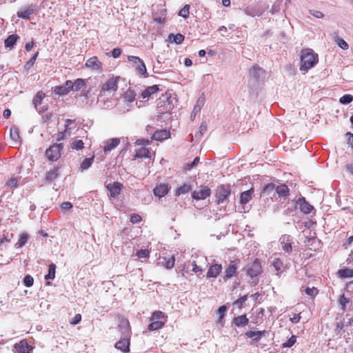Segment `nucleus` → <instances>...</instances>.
Wrapping results in <instances>:
<instances>
[{
    "label": "nucleus",
    "mask_w": 353,
    "mask_h": 353,
    "mask_svg": "<svg viewBox=\"0 0 353 353\" xmlns=\"http://www.w3.org/2000/svg\"><path fill=\"white\" fill-rule=\"evenodd\" d=\"M119 77L110 78L101 87V92L116 91L118 88Z\"/></svg>",
    "instance_id": "6"
},
{
    "label": "nucleus",
    "mask_w": 353,
    "mask_h": 353,
    "mask_svg": "<svg viewBox=\"0 0 353 353\" xmlns=\"http://www.w3.org/2000/svg\"><path fill=\"white\" fill-rule=\"evenodd\" d=\"M136 93L134 90L128 89L123 96V103H119L117 105V110L121 114L128 112L132 109V103L135 100Z\"/></svg>",
    "instance_id": "2"
},
{
    "label": "nucleus",
    "mask_w": 353,
    "mask_h": 353,
    "mask_svg": "<svg viewBox=\"0 0 353 353\" xmlns=\"http://www.w3.org/2000/svg\"><path fill=\"white\" fill-rule=\"evenodd\" d=\"M59 176V168L54 167L50 170L46 176V181L47 182H51L54 181Z\"/></svg>",
    "instance_id": "28"
},
{
    "label": "nucleus",
    "mask_w": 353,
    "mask_h": 353,
    "mask_svg": "<svg viewBox=\"0 0 353 353\" xmlns=\"http://www.w3.org/2000/svg\"><path fill=\"white\" fill-rule=\"evenodd\" d=\"M246 300H247V296L245 295V296H241V298L238 299L234 302V304L239 305V307H241L242 305L246 301Z\"/></svg>",
    "instance_id": "63"
},
{
    "label": "nucleus",
    "mask_w": 353,
    "mask_h": 353,
    "mask_svg": "<svg viewBox=\"0 0 353 353\" xmlns=\"http://www.w3.org/2000/svg\"><path fill=\"white\" fill-rule=\"evenodd\" d=\"M244 12L249 16H259L263 13V10L259 4L250 5L244 8Z\"/></svg>",
    "instance_id": "11"
},
{
    "label": "nucleus",
    "mask_w": 353,
    "mask_h": 353,
    "mask_svg": "<svg viewBox=\"0 0 353 353\" xmlns=\"http://www.w3.org/2000/svg\"><path fill=\"white\" fill-rule=\"evenodd\" d=\"M272 265L276 271H279L282 269L283 264L280 259L274 258L272 261Z\"/></svg>",
    "instance_id": "49"
},
{
    "label": "nucleus",
    "mask_w": 353,
    "mask_h": 353,
    "mask_svg": "<svg viewBox=\"0 0 353 353\" xmlns=\"http://www.w3.org/2000/svg\"><path fill=\"white\" fill-rule=\"evenodd\" d=\"M164 316V314L161 311H155L152 314V321H158L159 319H162Z\"/></svg>",
    "instance_id": "57"
},
{
    "label": "nucleus",
    "mask_w": 353,
    "mask_h": 353,
    "mask_svg": "<svg viewBox=\"0 0 353 353\" xmlns=\"http://www.w3.org/2000/svg\"><path fill=\"white\" fill-rule=\"evenodd\" d=\"M7 188H15L18 186V180L16 177H11L6 184Z\"/></svg>",
    "instance_id": "47"
},
{
    "label": "nucleus",
    "mask_w": 353,
    "mask_h": 353,
    "mask_svg": "<svg viewBox=\"0 0 353 353\" xmlns=\"http://www.w3.org/2000/svg\"><path fill=\"white\" fill-rule=\"evenodd\" d=\"M34 279L30 275H26L23 279V283L26 287H31L33 285Z\"/></svg>",
    "instance_id": "53"
},
{
    "label": "nucleus",
    "mask_w": 353,
    "mask_h": 353,
    "mask_svg": "<svg viewBox=\"0 0 353 353\" xmlns=\"http://www.w3.org/2000/svg\"><path fill=\"white\" fill-rule=\"evenodd\" d=\"M163 259L165 261V266L167 269H171L173 268L175 263V259L174 256H171L168 259L166 258H164Z\"/></svg>",
    "instance_id": "51"
},
{
    "label": "nucleus",
    "mask_w": 353,
    "mask_h": 353,
    "mask_svg": "<svg viewBox=\"0 0 353 353\" xmlns=\"http://www.w3.org/2000/svg\"><path fill=\"white\" fill-rule=\"evenodd\" d=\"M93 161H94V157H92L91 158H86V159H85L82 161V163L81 164V166H80V168L82 170L88 169L92 165V164L93 163Z\"/></svg>",
    "instance_id": "39"
},
{
    "label": "nucleus",
    "mask_w": 353,
    "mask_h": 353,
    "mask_svg": "<svg viewBox=\"0 0 353 353\" xmlns=\"http://www.w3.org/2000/svg\"><path fill=\"white\" fill-rule=\"evenodd\" d=\"M122 185L120 183L114 182L107 185V188L110 193L112 197H115L120 194Z\"/></svg>",
    "instance_id": "20"
},
{
    "label": "nucleus",
    "mask_w": 353,
    "mask_h": 353,
    "mask_svg": "<svg viewBox=\"0 0 353 353\" xmlns=\"http://www.w3.org/2000/svg\"><path fill=\"white\" fill-rule=\"evenodd\" d=\"M136 255L139 258H148L150 255V252L148 250H139L137 251Z\"/></svg>",
    "instance_id": "54"
},
{
    "label": "nucleus",
    "mask_w": 353,
    "mask_h": 353,
    "mask_svg": "<svg viewBox=\"0 0 353 353\" xmlns=\"http://www.w3.org/2000/svg\"><path fill=\"white\" fill-rule=\"evenodd\" d=\"M211 194L210 188L201 186L192 192V198L196 200H202L208 197Z\"/></svg>",
    "instance_id": "7"
},
{
    "label": "nucleus",
    "mask_w": 353,
    "mask_h": 353,
    "mask_svg": "<svg viewBox=\"0 0 353 353\" xmlns=\"http://www.w3.org/2000/svg\"><path fill=\"white\" fill-rule=\"evenodd\" d=\"M339 302L341 305L342 310H345L346 304L349 303V299L346 298L344 294H342L339 298Z\"/></svg>",
    "instance_id": "55"
},
{
    "label": "nucleus",
    "mask_w": 353,
    "mask_h": 353,
    "mask_svg": "<svg viewBox=\"0 0 353 353\" xmlns=\"http://www.w3.org/2000/svg\"><path fill=\"white\" fill-rule=\"evenodd\" d=\"M226 310L227 307L225 305H222L217 310V314L219 315V319L216 321L217 323L222 324V319L225 316Z\"/></svg>",
    "instance_id": "42"
},
{
    "label": "nucleus",
    "mask_w": 353,
    "mask_h": 353,
    "mask_svg": "<svg viewBox=\"0 0 353 353\" xmlns=\"http://www.w3.org/2000/svg\"><path fill=\"white\" fill-rule=\"evenodd\" d=\"M71 85L72 81H67L64 85L55 87L54 92L59 95L66 94L71 90Z\"/></svg>",
    "instance_id": "21"
},
{
    "label": "nucleus",
    "mask_w": 353,
    "mask_h": 353,
    "mask_svg": "<svg viewBox=\"0 0 353 353\" xmlns=\"http://www.w3.org/2000/svg\"><path fill=\"white\" fill-rule=\"evenodd\" d=\"M335 41L338 44V46L343 50H347L349 48L348 43L343 39L337 37L335 39Z\"/></svg>",
    "instance_id": "46"
},
{
    "label": "nucleus",
    "mask_w": 353,
    "mask_h": 353,
    "mask_svg": "<svg viewBox=\"0 0 353 353\" xmlns=\"http://www.w3.org/2000/svg\"><path fill=\"white\" fill-rule=\"evenodd\" d=\"M265 333V330L257 331V330H250L245 332V336L248 338L253 339L252 341V344H253L256 342H258L261 339V337L264 335Z\"/></svg>",
    "instance_id": "17"
},
{
    "label": "nucleus",
    "mask_w": 353,
    "mask_h": 353,
    "mask_svg": "<svg viewBox=\"0 0 353 353\" xmlns=\"http://www.w3.org/2000/svg\"><path fill=\"white\" fill-rule=\"evenodd\" d=\"M14 348L18 353H30L33 350V347L28 343L26 339H23L19 343H16Z\"/></svg>",
    "instance_id": "10"
},
{
    "label": "nucleus",
    "mask_w": 353,
    "mask_h": 353,
    "mask_svg": "<svg viewBox=\"0 0 353 353\" xmlns=\"http://www.w3.org/2000/svg\"><path fill=\"white\" fill-rule=\"evenodd\" d=\"M84 147V143L82 140L76 139L71 143V148L77 150H80Z\"/></svg>",
    "instance_id": "45"
},
{
    "label": "nucleus",
    "mask_w": 353,
    "mask_h": 353,
    "mask_svg": "<svg viewBox=\"0 0 353 353\" xmlns=\"http://www.w3.org/2000/svg\"><path fill=\"white\" fill-rule=\"evenodd\" d=\"M296 336H292L288 340L287 342L284 343L283 346V347H292L295 343H296Z\"/></svg>",
    "instance_id": "58"
},
{
    "label": "nucleus",
    "mask_w": 353,
    "mask_h": 353,
    "mask_svg": "<svg viewBox=\"0 0 353 353\" xmlns=\"http://www.w3.org/2000/svg\"><path fill=\"white\" fill-rule=\"evenodd\" d=\"M85 65L88 68H90L92 70H95L100 72L102 70V64L99 61L97 57L95 56L88 59L86 61Z\"/></svg>",
    "instance_id": "14"
},
{
    "label": "nucleus",
    "mask_w": 353,
    "mask_h": 353,
    "mask_svg": "<svg viewBox=\"0 0 353 353\" xmlns=\"http://www.w3.org/2000/svg\"><path fill=\"white\" fill-rule=\"evenodd\" d=\"M237 266L235 261H232L225 271V279H228L235 276Z\"/></svg>",
    "instance_id": "26"
},
{
    "label": "nucleus",
    "mask_w": 353,
    "mask_h": 353,
    "mask_svg": "<svg viewBox=\"0 0 353 353\" xmlns=\"http://www.w3.org/2000/svg\"><path fill=\"white\" fill-rule=\"evenodd\" d=\"M159 91V87L157 85H153L148 87L141 92V97L143 99H148L152 97L154 94Z\"/></svg>",
    "instance_id": "24"
},
{
    "label": "nucleus",
    "mask_w": 353,
    "mask_h": 353,
    "mask_svg": "<svg viewBox=\"0 0 353 353\" xmlns=\"http://www.w3.org/2000/svg\"><path fill=\"white\" fill-rule=\"evenodd\" d=\"M19 38V37L17 34H11L8 36L4 41L5 46L10 48H13Z\"/></svg>",
    "instance_id": "30"
},
{
    "label": "nucleus",
    "mask_w": 353,
    "mask_h": 353,
    "mask_svg": "<svg viewBox=\"0 0 353 353\" xmlns=\"http://www.w3.org/2000/svg\"><path fill=\"white\" fill-rule=\"evenodd\" d=\"M280 241H281V244L282 245V249L284 251H285L287 252L292 251V245H291L292 239H291L290 236L283 235L280 239Z\"/></svg>",
    "instance_id": "25"
},
{
    "label": "nucleus",
    "mask_w": 353,
    "mask_h": 353,
    "mask_svg": "<svg viewBox=\"0 0 353 353\" xmlns=\"http://www.w3.org/2000/svg\"><path fill=\"white\" fill-rule=\"evenodd\" d=\"M119 143L120 139L119 138H113L107 140L105 142H104L103 152L105 153L110 152L111 150L117 148Z\"/></svg>",
    "instance_id": "16"
},
{
    "label": "nucleus",
    "mask_w": 353,
    "mask_h": 353,
    "mask_svg": "<svg viewBox=\"0 0 353 353\" xmlns=\"http://www.w3.org/2000/svg\"><path fill=\"white\" fill-rule=\"evenodd\" d=\"M119 327L122 334V336L130 337V323L127 319H122L120 320Z\"/></svg>",
    "instance_id": "15"
},
{
    "label": "nucleus",
    "mask_w": 353,
    "mask_h": 353,
    "mask_svg": "<svg viewBox=\"0 0 353 353\" xmlns=\"http://www.w3.org/2000/svg\"><path fill=\"white\" fill-rule=\"evenodd\" d=\"M169 189L170 188L167 184L163 183L157 185L153 192L156 196L161 198L168 194Z\"/></svg>",
    "instance_id": "19"
},
{
    "label": "nucleus",
    "mask_w": 353,
    "mask_h": 353,
    "mask_svg": "<svg viewBox=\"0 0 353 353\" xmlns=\"http://www.w3.org/2000/svg\"><path fill=\"white\" fill-rule=\"evenodd\" d=\"M164 325L163 322L159 321H152L148 325V330H157L163 327Z\"/></svg>",
    "instance_id": "43"
},
{
    "label": "nucleus",
    "mask_w": 353,
    "mask_h": 353,
    "mask_svg": "<svg viewBox=\"0 0 353 353\" xmlns=\"http://www.w3.org/2000/svg\"><path fill=\"white\" fill-rule=\"evenodd\" d=\"M296 205L304 214H310L314 210V207L308 203L304 197L299 198L296 202Z\"/></svg>",
    "instance_id": "12"
},
{
    "label": "nucleus",
    "mask_w": 353,
    "mask_h": 353,
    "mask_svg": "<svg viewBox=\"0 0 353 353\" xmlns=\"http://www.w3.org/2000/svg\"><path fill=\"white\" fill-rule=\"evenodd\" d=\"M191 190V186L189 184H183L178 188L176 190V195L179 196L188 193Z\"/></svg>",
    "instance_id": "37"
},
{
    "label": "nucleus",
    "mask_w": 353,
    "mask_h": 353,
    "mask_svg": "<svg viewBox=\"0 0 353 353\" xmlns=\"http://www.w3.org/2000/svg\"><path fill=\"white\" fill-rule=\"evenodd\" d=\"M70 134L68 132H66L65 130L64 131L61 132L57 134V139L58 141H60L63 140L65 137L70 136Z\"/></svg>",
    "instance_id": "62"
},
{
    "label": "nucleus",
    "mask_w": 353,
    "mask_h": 353,
    "mask_svg": "<svg viewBox=\"0 0 353 353\" xmlns=\"http://www.w3.org/2000/svg\"><path fill=\"white\" fill-rule=\"evenodd\" d=\"M305 293L310 296H314L318 294V290L313 287V288H307L305 290Z\"/></svg>",
    "instance_id": "56"
},
{
    "label": "nucleus",
    "mask_w": 353,
    "mask_h": 353,
    "mask_svg": "<svg viewBox=\"0 0 353 353\" xmlns=\"http://www.w3.org/2000/svg\"><path fill=\"white\" fill-rule=\"evenodd\" d=\"M55 270H56V265L54 263H52L49 266L48 269V273L45 276V279H54L55 277Z\"/></svg>",
    "instance_id": "41"
},
{
    "label": "nucleus",
    "mask_w": 353,
    "mask_h": 353,
    "mask_svg": "<svg viewBox=\"0 0 353 353\" xmlns=\"http://www.w3.org/2000/svg\"><path fill=\"white\" fill-rule=\"evenodd\" d=\"M128 59L132 62L133 66L135 68L136 71L140 75H143L145 77H148L146 66L144 62L138 57L128 56Z\"/></svg>",
    "instance_id": "3"
},
{
    "label": "nucleus",
    "mask_w": 353,
    "mask_h": 353,
    "mask_svg": "<svg viewBox=\"0 0 353 353\" xmlns=\"http://www.w3.org/2000/svg\"><path fill=\"white\" fill-rule=\"evenodd\" d=\"M74 123H75V120L66 119V121L65 122V131L68 132L70 134L71 131L76 128V126L74 125Z\"/></svg>",
    "instance_id": "44"
},
{
    "label": "nucleus",
    "mask_w": 353,
    "mask_h": 353,
    "mask_svg": "<svg viewBox=\"0 0 353 353\" xmlns=\"http://www.w3.org/2000/svg\"><path fill=\"white\" fill-rule=\"evenodd\" d=\"M45 97V94L42 92H39L33 99V104L35 108H37L38 105H41L43 99Z\"/></svg>",
    "instance_id": "38"
},
{
    "label": "nucleus",
    "mask_w": 353,
    "mask_h": 353,
    "mask_svg": "<svg viewBox=\"0 0 353 353\" xmlns=\"http://www.w3.org/2000/svg\"><path fill=\"white\" fill-rule=\"evenodd\" d=\"M34 12V6L30 5L26 8L20 9L17 12V17L23 19H29Z\"/></svg>",
    "instance_id": "13"
},
{
    "label": "nucleus",
    "mask_w": 353,
    "mask_h": 353,
    "mask_svg": "<svg viewBox=\"0 0 353 353\" xmlns=\"http://www.w3.org/2000/svg\"><path fill=\"white\" fill-rule=\"evenodd\" d=\"M142 220V218L140 215L137 214H133L130 216V221L132 223H138Z\"/></svg>",
    "instance_id": "60"
},
{
    "label": "nucleus",
    "mask_w": 353,
    "mask_h": 353,
    "mask_svg": "<svg viewBox=\"0 0 353 353\" xmlns=\"http://www.w3.org/2000/svg\"><path fill=\"white\" fill-rule=\"evenodd\" d=\"M319 61L318 54L311 49H305L301 51V64L299 70L303 74H306L308 70L314 68Z\"/></svg>",
    "instance_id": "1"
},
{
    "label": "nucleus",
    "mask_w": 353,
    "mask_h": 353,
    "mask_svg": "<svg viewBox=\"0 0 353 353\" xmlns=\"http://www.w3.org/2000/svg\"><path fill=\"white\" fill-rule=\"evenodd\" d=\"M63 145L61 143H54L50 146L46 152V154L48 160L57 161L61 156V150Z\"/></svg>",
    "instance_id": "4"
},
{
    "label": "nucleus",
    "mask_w": 353,
    "mask_h": 353,
    "mask_svg": "<svg viewBox=\"0 0 353 353\" xmlns=\"http://www.w3.org/2000/svg\"><path fill=\"white\" fill-rule=\"evenodd\" d=\"M81 320V315L79 314H76L72 320L71 321L70 323L72 325H77L78 324Z\"/></svg>",
    "instance_id": "64"
},
{
    "label": "nucleus",
    "mask_w": 353,
    "mask_h": 353,
    "mask_svg": "<svg viewBox=\"0 0 353 353\" xmlns=\"http://www.w3.org/2000/svg\"><path fill=\"white\" fill-rule=\"evenodd\" d=\"M85 85V81L82 79H77L74 82L72 81L71 90H79Z\"/></svg>",
    "instance_id": "36"
},
{
    "label": "nucleus",
    "mask_w": 353,
    "mask_h": 353,
    "mask_svg": "<svg viewBox=\"0 0 353 353\" xmlns=\"http://www.w3.org/2000/svg\"><path fill=\"white\" fill-rule=\"evenodd\" d=\"M28 239V234H26L25 233L21 234L20 235L19 239L16 245L18 247L23 246L26 244V243L27 242Z\"/></svg>",
    "instance_id": "50"
},
{
    "label": "nucleus",
    "mask_w": 353,
    "mask_h": 353,
    "mask_svg": "<svg viewBox=\"0 0 353 353\" xmlns=\"http://www.w3.org/2000/svg\"><path fill=\"white\" fill-rule=\"evenodd\" d=\"M10 137L11 139V144L13 147L17 148L21 145V137L19 135V128L16 126H12L10 130Z\"/></svg>",
    "instance_id": "9"
},
{
    "label": "nucleus",
    "mask_w": 353,
    "mask_h": 353,
    "mask_svg": "<svg viewBox=\"0 0 353 353\" xmlns=\"http://www.w3.org/2000/svg\"><path fill=\"white\" fill-rule=\"evenodd\" d=\"M246 270L248 274L251 278L257 276L262 271L260 261L258 259H255L252 263L247 265Z\"/></svg>",
    "instance_id": "5"
},
{
    "label": "nucleus",
    "mask_w": 353,
    "mask_h": 353,
    "mask_svg": "<svg viewBox=\"0 0 353 353\" xmlns=\"http://www.w3.org/2000/svg\"><path fill=\"white\" fill-rule=\"evenodd\" d=\"M230 194V188L228 187L221 186L217 193L218 203L219 204L224 203Z\"/></svg>",
    "instance_id": "18"
},
{
    "label": "nucleus",
    "mask_w": 353,
    "mask_h": 353,
    "mask_svg": "<svg viewBox=\"0 0 353 353\" xmlns=\"http://www.w3.org/2000/svg\"><path fill=\"white\" fill-rule=\"evenodd\" d=\"M168 39L170 42H174L176 44L181 43L184 40V36L181 34H170L168 36Z\"/></svg>",
    "instance_id": "33"
},
{
    "label": "nucleus",
    "mask_w": 353,
    "mask_h": 353,
    "mask_svg": "<svg viewBox=\"0 0 353 353\" xmlns=\"http://www.w3.org/2000/svg\"><path fill=\"white\" fill-rule=\"evenodd\" d=\"M234 323L237 327L245 326L248 323V319L245 315H241L234 319Z\"/></svg>",
    "instance_id": "34"
},
{
    "label": "nucleus",
    "mask_w": 353,
    "mask_h": 353,
    "mask_svg": "<svg viewBox=\"0 0 353 353\" xmlns=\"http://www.w3.org/2000/svg\"><path fill=\"white\" fill-rule=\"evenodd\" d=\"M252 193L253 189H250L249 190L242 192L240 196V203L241 204L248 203L252 199Z\"/></svg>",
    "instance_id": "29"
},
{
    "label": "nucleus",
    "mask_w": 353,
    "mask_h": 353,
    "mask_svg": "<svg viewBox=\"0 0 353 353\" xmlns=\"http://www.w3.org/2000/svg\"><path fill=\"white\" fill-rule=\"evenodd\" d=\"M189 13H190V6L185 5L182 9L180 10L179 14V16H181L183 18H187L189 15Z\"/></svg>",
    "instance_id": "52"
},
{
    "label": "nucleus",
    "mask_w": 353,
    "mask_h": 353,
    "mask_svg": "<svg viewBox=\"0 0 353 353\" xmlns=\"http://www.w3.org/2000/svg\"><path fill=\"white\" fill-rule=\"evenodd\" d=\"M276 191L279 196H285L288 194L289 188L287 185L282 184L276 187Z\"/></svg>",
    "instance_id": "35"
},
{
    "label": "nucleus",
    "mask_w": 353,
    "mask_h": 353,
    "mask_svg": "<svg viewBox=\"0 0 353 353\" xmlns=\"http://www.w3.org/2000/svg\"><path fill=\"white\" fill-rule=\"evenodd\" d=\"M309 12L310 14H312V16L317 19H322L324 17L323 13L319 10H309Z\"/></svg>",
    "instance_id": "59"
},
{
    "label": "nucleus",
    "mask_w": 353,
    "mask_h": 353,
    "mask_svg": "<svg viewBox=\"0 0 353 353\" xmlns=\"http://www.w3.org/2000/svg\"><path fill=\"white\" fill-rule=\"evenodd\" d=\"M12 237L13 234L11 233H3V235L0 236V247L5 243H9Z\"/></svg>",
    "instance_id": "40"
},
{
    "label": "nucleus",
    "mask_w": 353,
    "mask_h": 353,
    "mask_svg": "<svg viewBox=\"0 0 353 353\" xmlns=\"http://www.w3.org/2000/svg\"><path fill=\"white\" fill-rule=\"evenodd\" d=\"M150 141L145 139H137L135 142L137 145H148L150 143Z\"/></svg>",
    "instance_id": "61"
},
{
    "label": "nucleus",
    "mask_w": 353,
    "mask_h": 353,
    "mask_svg": "<svg viewBox=\"0 0 353 353\" xmlns=\"http://www.w3.org/2000/svg\"><path fill=\"white\" fill-rule=\"evenodd\" d=\"M263 74V70L259 66L254 65L250 70V76L256 80L259 79Z\"/></svg>",
    "instance_id": "27"
},
{
    "label": "nucleus",
    "mask_w": 353,
    "mask_h": 353,
    "mask_svg": "<svg viewBox=\"0 0 353 353\" xmlns=\"http://www.w3.org/2000/svg\"><path fill=\"white\" fill-rule=\"evenodd\" d=\"M222 270V266L220 264L211 265L207 272V276L209 278H216Z\"/></svg>",
    "instance_id": "23"
},
{
    "label": "nucleus",
    "mask_w": 353,
    "mask_h": 353,
    "mask_svg": "<svg viewBox=\"0 0 353 353\" xmlns=\"http://www.w3.org/2000/svg\"><path fill=\"white\" fill-rule=\"evenodd\" d=\"M337 274L342 279L352 278L353 270L348 268L341 269L338 271Z\"/></svg>",
    "instance_id": "32"
},
{
    "label": "nucleus",
    "mask_w": 353,
    "mask_h": 353,
    "mask_svg": "<svg viewBox=\"0 0 353 353\" xmlns=\"http://www.w3.org/2000/svg\"><path fill=\"white\" fill-rule=\"evenodd\" d=\"M353 101V96L351 94H345L339 99L340 103L342 104H348Z\"/></svg>",
    "instance_id": "48"
},
{
    "label": "nucleus",
    "mask_w": 353,
    "mask_h": 353,
    "mask_svg": "<svg viewBox=\"0 0 353 353\" xmlns=\"http://www.w3.org/2000/svg\"><path fill=\"white\" fill-rule=\"evenodd\" d=\"M130 337L121 336V339L115 343L114 347L123 353H128L130 352Z\"/></svg>",
    "instance_id": "8"
},
{
    "label": "nucleus",
    "mask_w": 353,
    "mask_h": 353,
    "mask_svg": "<svg viewBox=\"0 0 353 353\" xmlns=\"http://www.w3.org/2000/svg\"><path fill=\"white\" fill-rule=\"evenodd\" d=\"M150 157V151L148 148L142 147L136 151V158H149Z\"/></svg>",
    "instance_id": "31"
},
{
    "label": "nucleus",
    "mask_w": 353,
    "mask_h": 353,
    "mask_svg": "<svg viewBox=\"0 0 353 353\" xmlns=\"http://www.w3.org/2000/svg\"><path fill=\"white\" fill-rule=\"evenodd\" d=\"M170 133L166 130H161L154 132L152 139L156 141H162L169 138Z\"/></svg>",
    "instance_id": "22"
}]
</instances>
